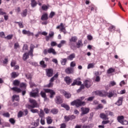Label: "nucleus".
Listing matches in <instances>:
<instances>
[{
    "instance_id": "obj_1",
    "label": "nucleus",
    "mask_w": 128,
    "mask_h": 128,
    "mask_svg": "<svg viewBox=\"0 0 128 128\" xmlns=\"http://www.w3.org/2000/svg\"><path fill=\"white\" fill-rule=\"evenodd\" d=\"M29 102L31 104H28L26 105V108H28V110H32V108H38V104L36 101L34 99L30 98Z\"/></svg>"
},
{
    "instance_id": "obj_2",
    "label": "nucleus",
    "mask_w": 128,
    "mask_h": 128,
    "mask_svg": "<svg viewBox=\"0 0 128 128\" xmlns=\"http://www.w3.org/2000/svg\"><path fill=\"white\" fill-rule=\"evenodd\" d=\"M70 104L71 106H76V108H80V106H86V102H82L80 100V99H77L72 101Z\"/></svg>"
},
{
    "instance_id": "obj_3",
    "label": "nucleus",
    "mask_w": 128,
    "mask_h": 128,
    "mask_svg": "<svg viewBox=\"0 0 128 128\" xmlns=\"http://www.w3.org/2000/svg\"><path fill=\"white\" fill-rule=\"evenodd\" d=\"M94 94L96 96H100L102 98H106L108 94H106V91L104 90H97L96 91H94Z\"/></svg>"
},
{
    "instance_id": "obj_4",
    "label": "nucleus",
    "mask_w": 128,
    "mask_h": 128,
    "mask_svg": "<svg viewBox=\"0 0 128 128\" xmlns=\"http://www.w3.org/2000/svg\"><path fill=\"white\" fill-rule=\"evenodd\" d=\"M124 116H118L117 118V120H118V122L121 124L126 126L127 124H128V121L124 120Z\"/></svg>"
},
{
    "instance_id": "obj_5",
    "label": "nucleus",
    "mask_w": 128,
    "mask_h": 128,
    "mask_svg": "<svg viewBox=\"0 0 128 128\" xmlns=\"http://www.w3.org/2000/svg\"><path fill=\"white\" fill-rule=\"evenodd\" d=\"M32 92H30V96L31 98H38V96H40L38 94L40 89L38 88H36L34 90H32Z\"/></svg>"
},
{
    "instance_id": "obj_6",
    "label": "nucleus",
    "mask_w": 128,
    "mask_h": 128,
    "mask_svg": "<svg viewBox=\"0 0 128 128\" xmlns=\"http://www.w3.org/2000/svg\"><path fill=\"white\" fill-rule=\"evenodd\" d=\"M44 92H46V94H50L49 98H54V96H56V92L52 89H44Z\"/></svg>"
},
{
    "instance_id": "obj_7",
    "label": "nucleus",
    "mask_w": 128,
    "mask_h": 128,
    "mask_svg": "<svg viewBox=\"0 0 128 128\" xmlns=\"http://www.w3.org/2000/svg\"><path fill=\"white\" fill-rule=\"evenodd\" d=\"M36 48V46L34 45V44H31L30 46V50L27 52L28 56H30L31 58H32L34 56V50Z\"/></svg>"
},
{
    "instance_id": "obj_8",
    "label": "nucleus",
    "mask_w": 128,
    "mask_h": 128,
    "mask_svg": "<svg viewBox=\"0 0 128 128\" xmlns=\"http://www.w3.org/2000/svg\"><path fill=\"white\" fill-rule=\"evenodd\" d=\"M64 120H65V122H70V120H76V116L74 115L65 116H64Z\"/></svg>"
},
{
    "instance_id": "obj_9",
    "label": "nucleus",
    "mask_w": 128,
    "mask_h": 128,
    "mask_svg": "<svg viewBox=\"0 0 128 128\" xmlns=\"http://www.w3.org/2000/svg\"><path fill=\"white\" fill-rule=\"evenodd\" d=\"M106 96H108L109 98H116L118 96V94L114 92V91H110L109 92H106Z\"/></svg>"
},
{
    "instance_id": "obj_10",
    "label": "nucleus",
    "mask_w": 128,
    "mask_h": 128,
    "mask_svg": "<svg viewBox=\"0 0 128 128\" xmlns=\"http://www.w3.org/2000/svg\"><path fill=\"white\" fill-rule=\"evenodd\" d=\"M46 70V76L48 78H52L54 75V70L52 68H47Z\"/></svg>"
},
{
    "instance_id": "obj_11",
    "label": "nucleus",
    "mask_w": 128,
    "mask_h": 128,
    "mask_svg": "<svg viewBox=\"0 0 128 128\" xmlns=\"http://www.w3.org/2000/svg\"><path fill=\"white\" fill-rule=\"evenodd\" d=\"M80 78H78L74 80L73 82L71 84V86H80L82 84V82L80 81Z\"/></svg>"
},
{
    "instance_id": "obj_12",
    "label": "nucleus",
    "mask_w": 128,
    "mask_h": 128,
    "mask_svg": "<svg viewBox=\"0 0 128 128\" xmlns=\"http://www.w3.org/2000/svg\"><path fill=\"white\" fill-rule=\"evenodd\" d=\"M74 72V68L68 67L65 69V72L66 74H72Z\"/></svg>"
},
{
    "instance_id": "obj_13",
    "label": "nucleus",
    "mask_w": 128,
    "mask_h": 128,
    "mask_svg": "<svg viewBox=\"0 0 128 128\" xmlns=\"http://www.w3.org/2000/svg\"><path fill=\"white\" fill-rule=\"evenodd\" d=\"M81 110L82 112L81 116H84V114H87L90 112V108L82 107L81 108Z\"/></svg>"
},
{
    "instance_id": "obj_14",
    "label": "nucleus",
    "mask_w": 128,
    "mask_h": 128,
    "mask_svg": "<svg viewBox=\"0 0 128 128\" xmlns=\"http://www.w3.org/2000/svg\"><path fill=\"white\" fill-rule=\"evenodd\" d=\"M64 81L68 86H70V84L72 82V79L70 77L66 76L64 78Z\"/></svg>"
},
{
    "instance_id": "obj_15",
    "label": "nucleus",
    "mask_w": 128,
    "mask_h": 128,
    "mask_svg": "<svg viewBox=\"0 0 128 128\" xmlns=\"http://www.w3.org/2000/svg\"><path fill=\"white\" fill-rule=\"evenodd\" d=\"M55 102L57 104H60L64 102V100L60 96H56L55 99Z\"/></svg>"
},
{
    "instance_id": "obj_16",
    "label": "nucleus",
    "mask_w": 128,
    "mask_h": 128,
    "mask_svg": "<svg viewBox=\"0 0 128 128\" xmlns=\"http://www.w3.org/2000/svg\"><path fill=\"white\" fill-rule=\"evenodd\" d=\"M122 100H124V98L122 97H119L118 98V100L115 103V104L118 106H120L122 104Z\"/></svg>"
},
{
    "instance_id": "obj_17",
    "label": "nucleus",
    "mask_w": 128,
    "mask_h": 128,
    "mask_svg": "<svg viewBox=\"0 0 128 128\" xmlns=\"http://www.w3.org/2000/svg\"><path fill=\"white\" fill-rule=\"evenodd\" d=\"M54 32H50L48 36H46V42H48L50 38H54Z\"/></svg>"
},
{
    "instance_id": "obj_18",
    "label": "nucleus",
    "mask_w": 128,
    "mask_h": 128,
    "mask_svg": "<svg viewBox=\"0 0 128 128\" xmlns=\"http://www.w3.org/2000/svg\"><path fill=\"white\" fill-rule=\"evenodd\" d=\"M84 86L87 88H90V86H92V84H90V80H86L84 82Z\"/></svg>"
},
{
    "instance_id": "obj_19",
    "label": "nucleus",
    "mask_w": 128,
    "mask_h": 128,
    "mask_svg": "<svg viewBox=\"0 0 128 128\" xmlns=\"http://www.w3.org/2000/svg\"><path fill=\"white\" fill-rule=\"evenodd\" d=\"M100 118H102V120H108V115L104 114V113L100 114Z\"/></svg>"
},
{
    "instance_id": "obj_20",
    "label": "nucleus",
    "mask_w": 128,
    "mask_h": 128,
    "mask_svg": "<svg viewBox=\"0 0 128 128\" xmlns=\"http://www.w3.org/2000/svg\"><path fill=\"white\" fill-rule=\"evenodd\" d=\"M12 78H16L18 76H20V74L18 72H13L10 74Z\"/></svg>"
},
{
    "instance_id": "obj_21",
    "label": "nucleus",
    "mask_w": 128,
    "mask_h": 128,
    "mask_svg": "<svg viewBox=\"0 0 128 128\" xmlns=\"http://www.w3.org/2000/svg\"><path fill=\"white\" fill-rule=\"evenodd\" d=\"M76 58V54L74 53L72 54L67 56L68 60H73L74 58Z\"/></svg>"
},
{
    "instance_id": "obj_22",
    "label": "nucleus",
    "mask_w": 128,
    "mask_h": 128,
    "mask_svg": "<svg viewBox=\"0 0 128 128\" xmlns=\"http://www.w3.org/2000/svg\"><path fill=\"white\" fill-rule=\"evenodd\" d=\"M41 20H48V14L45 13L43 14L41 16Z\"/></svg>"
},
{
    "instance_id": "obj_23",
    "label": "nucleus",
    "mask_w": 128,
    "mask_h": 128,
    "mask_svg": "<svg viewBox=\"0 0 128 128\" xmlns=\"http://www.w3.org/2000/svg\"><path fill=\"white\" fill-rule=\"evenodd\" d=\"M63 94H64V96L66 98H70L72 96V94L70 92H68L66 91H64Z\"/></svg>"
},
{
    "instance_id": "obj_24",
    "label": "nucleus",
    "mask_w": 128,
    "mask_h": 128,
    "mask_svg": "<svg viewBox=\"0 0 128 128\" xmlns=\"http://www.w3.org/2000/svg\"><path fill=\"white\" fill-rule=\"evenodd\" d=\"M48 54H52L56 56V52L54 48H50L48 49Z\"/></svg>"
},
{
    "instance_id": "obj_25",
    "label": "nucleus",
    "mask_w": 128,
    "mask_h": 128,
    "mask_svg": "<svg viewBox=\"0 0 128 128\" xmlns=\"http://www.w3.org/2000/svg\"><path fill=\"white\" fill-rule=\"evenodd\" d=\"M60 26H61V28H60ZM56 28H57V30L60 28V30L61 32H62L64 30L66 29V28H64V24L60 23V25L58 26Z\"/></svg>"
},
{
    "instance_id": "obj_26",
    "label": "nucleus",
    "mask_w": 128,
    "mask_h": 128,
    "mask_svg": "<svg viewBox=\"0 0 128 128\" xmlns=\"http://www.w3.org/2000/svg\"><path fill=\"white\" fill-rule=\"evenodd\" d=\"M46 120L48 124H51L52 123V117L48 116L46 118Z\"/></svg>"
},
{
    "instance_id": "obj_27",
    "label": "nucleus",
    "mask_w": 128,
    "mask_h": 128,
    "mask_svg": "<svg viewBox=\"0 0 128 128\" xmlns=\"http://www.w3.org/2000/svg\"><path fill=\"white\" fill-rule=\"evenodd\" d=\"M11 89L12 90H14V92H18V94L22 92V90L18 87H13L11 88Z\"/></svg>"
},
{
    "instance_id": "obj_28",
    "label": "nucleus",
    "mask_w": 128,
    "mask_h": 128,
    "mask_svg": "<svg viewBox=\"0 0 128 128\" xmlns=\"http://www.w3.org/2000/svg\"><path fill=\"white\" fill-rule=\"evenodd\" d=\"M29 84H30V88H32L34 87V88H36V86H38V85L36 84H34V82H32V81L30 80L28 82Z\"/></svg>"
},
{
    "instance_id": "obj_29",
    "label": "nucleus",
    "mask_w": 128,
    "mask_h": 128,
    "mask_svg": "<svg viewBox=\"0 0 128 128\" xmlns=\"http://www.w3.org/2000/svg\"><path fill=\"white\" fill-rule=\"evenodd\" d=\"M76 45V48H80V46H84V44H82V42L81 40H78Z\"/></svg>"
},
{
    "instance_id": "obj_30",
    "label": "nucleus",
    "mask_w": 128,
    "mask_h": 128,
    "mask_svg": "<svg viewBox=\"0 0 128 128\" xmlns=\"http://www.w3.org/2000/svg\"><path fill=\"white\" fill-rule=\"evenodd\" d=\"M38 114L40 118H44V110L42 109L40 110V112L38 113Z\"/></svg>"
},
{
    "instance_id": "obj_31",
    "label": "nucleus",
    "mask_w": 128,
    "mask_h": 128,
    "mask_svg": "<svg viewBox=\"0 0 128 128\" xmlns=\"http://www.w3.org/2000/svg\"><path fill=\"white\" fill-rule=\"evenodd\" d=\"M16 100V102H20V96L17 95H14L12 97V102H14Z\"/></svg>"
},
{
    "instance_id": "obj_32",
    "label": "nucleus",
    "mask_w": 128,
    "mask_h": 128,
    "mask_svg": "<svg viewBox=\"0 0 128 128\" xmlns=\"http://www.w3.org/2000/svg\"><path fill=\"white\" fill-rule=\"evenodd\" d=\"M30 58V56H28V52H25L22 56V60H24V62H26V60Z\"/></svg>"
},
{
    "instance_id": "obj_33",
    "label": "nucleus",
    "mask_w": 128,
    "mask_h": 128,
    "mask_svg": "<svg viewBox=\"0 0 128 128\" xmlns=\"http://www.w3.org/2000/svg\"><path fill=\"white\" fill-rule=\"evenodd\" d=\"M60 62L62 66H66V62H68L67 58H62L60 60Z\"/></svg>"
},
{
    "instance_id": "obj_34",
    "label": "nucleus",
    "mask_w": 128,
    "mask_h": 128,
    "mask_svg": "<svg viewBox=\"0 0 128 128\" xmlns=\"http://www.w3.org/2000/svg\"><path fill=\"white\" fill-rule=\"evenodd\" d=\"M61 106L62 108H65V110H70V106L66 104H61Z\"/></svg>"
},
{
    "instance_id": "obj_35",
    "label": "nucleus",
    "mask_w": 128,
    "mask_h": 128,
    "mask_svg": "<svg viewBox=\"0 0 128 128\" xmlns=\"http://www.w3.org/2000/svg\"><path fill=\"white\" fill-rule=\"evenodd\" d=\"M20 82L18 80H16L13 82V84L15 86H18Z\"/></svg>"
},
{
    "instance_id": "obj_36",
    "label": "nucleus",
    "mask_w": 128,
    "mask_h": 128,
    "mask_svg": "<svg viewBox=\"0 0 128 128\" xmlns=\"http://www.w3.org/2000/svg\"><path fill=\"white\" fill-rule=\"evenodd\" d=\"M76 40H78V37L76 36H72L70 40V42H76Z\"/></svg>"
},
{
    "instance_id": "obj_37",
    "label": "nucleus",
    "mask_w": 128,
    "mask_h": 128,
    "mask_svg": "<svg viewBox=\"0 0 128 128\" xmlns=\"http://www.w3.org/2000/svg\"><path fill=\"white\" fill-rule=\"evenodd\" d=\"M31 0V6L32 8H36V4H38L36 3V0Z\"/></svg>"
},
{
    "instance_id": "obj_38",
    "label": "nucleus",
    "mask_w": 128,
    "mask_h": 128,
    "mask_svg": "<svg viewBox=\"0 0 128 128\" xmlns=\"http://www.w3.org/2000/svg\"><path fill=\"white\" fill-rule=\"evenodd\" d=\"M28 14V10L25 9L23 10L22 12L21 13V16L22 18H24L26 16V15Z\"/></svg>"
},
{
    "instance_id": "obj_39",
    "label": "nucleus",
    "mask_w": 128,
    "mask_h": 128,
    "mask_svg": "<svg viewBox=\"0 0 128 128\" xmlns=\"http://www.w3.org/2000/svg\"><path fill=\"white\" fill-rule=\"evenodd\" d=\"M40 64L41 65L42 68H46V67L47 66L46 64H45L44 61L42 60L40 62Z\"/></svg>"
},
{
    "instance_id": "obj_40",
    "label": "nucleus",
    "mask_w": 128,
    "mask_h": 128,
    "mask_svg": "<svg viewBox=\"0 0 128 128\" xmlns=\"http://www.w3.org/2000/svg\"><path fill=\"white\" fill-rule=\"evenodd\" d=\"M50 112L53 114H56L58 112V109L53 108L51 110Z\"/></svg>"
},
{
    "instance_id": "obj_41",
    "label": "nucleus",
    "mask_w": 128,
    "mask_h": 128,
    "mask_svg": "<svg viewBox=\"0 0 128 128\" xmlns=\"http://www.w3.org/2000/svg\"><path fill=\"white\" fill-rule=\"evenodd\" d=\"M94 68V63H90L88 64L87 68L90 70V68Z\"/></svg>"
},
{
    "instance_id": "obj_42",
    "label": "nucleus",
    "mask_w": 128,
    "mask_h": 128,
    "mask_svg": "<svg viewBox=\"0 0 128 128\" xmlns=\"http://www.w3.org/2000/svg\"><path fill=\"white\" fill-rule=\"evenodd\" d=\"M2 116L4 117V118H10V113L8 112H4L2 114Z\"/></svg>"
},
{
    "instance_id": "obj_43",
    "label": "nucleus",
    "mask_w": 128,
    "mask_h": 128,
    "mask_svg": "<svg viewBox=\"0 0 128 128\" xmlns=\"http://www.w3.org/2000/svg\"><path fill=\"white\" fill-rule=\"evenodd\" d=\"M56 16V12L52 11L49 14L50 18H52Z\"/></svg>"
},
{
    "instance_id": "obj_44",
    "label": "nucleus",
    "mask_w": 128,
    "mask_h": 128,
    "mask_svg": "<svg viewBox=\"0 0 128 128\" xmlns=\"http://www.w3.org/2000/svg\"><path fill=\"white\" fill-rule=\"evenodd\" d=\"M112 72H114V69L112 68H110L107 70V74H112Z\"/></svg>"
},
{
    "instance_id": "obj_45",
    "label": "nucleus",
    "mask_w": 128,
    "mask_h": 128,
    "mask_svg": "<svg viewBox=\"0 0 128 128\" xmlns=\"http://www.w3.org/2000/svg\"><path fill=\"white\" fill-rule=\"evenodd\" d=\"M80 86V88L77 90L78 92H80L82 90H84V84H81Z\"/></svg>"
},
{
    "instance_id": "obj_46",
    "label": "nucleus",
    "mask_w": 128,
    "mask_h": 128,
    "mask_svg": "<svg viewBox=\"0 0 128 128\" xmlns=\"http://www.w3.org/2000/svg\"><path fill=\"white\" fill-rule=\"evenodd\" d=\"M46 92H44L43 91H41L40 94L42 98H44L46 96Z\"/></svg>"
},
{
    "instance_id": "obj_47",
    "label": "nucleus",
    "mask_w": 128,
    "mask_h": 128,
    "mask_svg": "<svg viewBox=\"0 0 128 128\" xmlns=\"http://www.w3.org/2000/svg\"><path fill=\"white\" fill-rule=\"evenodd\" d=\"M26 76L28 80H32V76L30 74H26Z\"/></svg>"
},
{
    "instance_id": "obj_48",
    "label": "nucleus",
    "mask_w": 128,
    "mask_h": 128,
    "mask_svg": "<svg viewBox=\"0 0 128 128\" xmlns=\"http://www.w3.org/2000/svg\"><path fill=\"white\" fill-rule=\"evenodd\" d=\"M28 50V44H24V46L22 48L23 52H24V50Z\"/></svg>"
},
{
    "instance_id": "obj_49",
    "label": "nucleus",
    "mask_w": 128,
    "mask_h": 128,
    "mask_svg": "<svg viewBox=\"0 0 128 128\" xmlns=\"http://www.w3.org/2000/svg\"><path fill=\"white\" fill-rule=\"evenodd\" d=\"M30 112H32V114H38L39 112L38 110V109L31 108Z\"/></svg>"
},
{
    "instance_id": "obj_50",
    "label": "nucleus",
    "mask_w": 128,
    "mask_h": 128,
    "mask_svg": "<svg viewBox=\"0 0 128 128\" xmlns=\"http://www.w3.org/2000/svg\"><path fill=\"white\" fill-rule=\"evenodd\" d=\"M116 84V83L114 81H111L109 84V86H114Z\"/></svg>"
},
{
    "instance_id": "obj_51",
    "label": "nucleus",
    "mask_w": 128,
    "mask_h": 128,
    "mask_svg": "<svg viewBox=\"0 0 128 128\" xmlns=\"http://www.w3.org/2000/svg\"><path fill=\"white\" fill-rule=\"evenodd\" d=\"M116 30V26H110L108 28V30H110V32H114V30Z\"/></svg>"
},
{
    "instance_id": "obj_52",
    "label": "nucleus",
    "mask_w": 128,
    "mask_h": 128,
    "mask_svg": "<svg viewBox=\"0 0 128 128\" xmlns=\"http://www.w3.org/2000/svg\"><path fill=\"white\" fill-rule=\"evenodd\" d=\"M104 108V106L102 104H98V106L96 108V110H100Z\"/></svg>"
},
{
    "instance_id": "obj_53",
    "label": "nucleus",
    "mask_w": 128,
    "mask_h": 128,
    "mask_svg": "<svg viewBox=\"0 0 128 128\" xmlns=\"http://www.w3.org/2000/svg\"><path fill=\"white\" fill-rule=\"evenodd\" d=\"M42 10H48V7L46 5L44 4L42 6Z\"/></svg>"
},
{
    "instance_id": "obj_54",
    "label": "nucleus",
    "mask_w": 128,
    "mask_h": 128,
    "mask_svg": "<svg viewBox=\"0 0 128 128\" xmlns=\"http://www.w3.org/2000/svg\"><path fill=\"white\" fill-rule=\"evenodd\" d=\"M4 14H6V12H4V9L0 8V16H4Z\"/></svg>"
},
{
    "instance_id": "obj_55",
    "label": "nucleus",
    "mask_w": 128,
    "mask_h": 128,
    "mask_svg": "<svg viewBox=\"0 0 128 128\" xmlns=\"http://www.w3.org/2000/svg\"><path fill=\"white\" fill-rule=\"evenodd\" d=\"M24 116V112L22 111H20L18 114V118H22Z\"/></svg>"
},
{
    "instance_id": "obj_56",
    "label": "nucleus",
    "mask_w": 128,
    "mask_h": 128,
    "mask_svg": "<svg viewBox=\"0 0 128 128\" xmlns=\"http://www.w3.org/2000/svg\"><path fill=\"white\" fill-rule=\"evenodd\" d=\"M10 122L12 124H16V120L14 119V118H11L9 120Z\"/></svg>"
},
{
    "instance_id": "obj_57",
    "label": "nucleus",
    "mask_w": 128,
    "mask_h": 128,
    "mask_svg": "<svg viewBox=\"0 0 128 128\" xmlns=\"http://www.w3.org/2000/svg\"><path fill=\"white\" fill-rule=\"evenodd\" d=\"M12 36H14V35L10 34L4 37V38H6L7 40H12Z\"/></svg>"
},
{
    "instance_id": "obj_58",
    "label": "nucleus",
    "mask_w": 128,
    "mask_h": 128,
    "mask_svg": "<svg viewBox=\"0 0 128 128\" xmlns=\"http://www.w3.org/2000/svg\"><path fill=\"white\" fill-rule=\"evenodd\" d=\"M76 62H72L70 64V68H74V66H76Z\"/></svg>"
},
{
    "instance_id": "obj_59",
    "label": "nucleus",
    "mask_w": 128,
    "mask_h": 128,
    "mask_svg": "<svg viewBox=\"0 0 128 128\" xmlns=\"http://www.w3.org/2000/svg\"><path fill=\"white\" fill-rule=\"evenodd\" d=\"M20 88H26V84L24 82L20 84Z\"/></svg>"
},
{
    "instance_id": "obj_60",
    "label": "nucleus",
    "mask_w": 128,
    "mask_h": 128,
    "mask_svg": "<svg viewBox=\"0 0 128 128\" xmlns=\"http://www.w3.org/2000/svg\"><path fill=\"white\" fill-rule=\"evenodd\" d=\"M52 86H54V83L50 82L49 84L46 86V88H52Z\"/></svg>"
},
{
    "instance_id": "obj_61",
    "label": "nucleus",
    "mask_w": 128,
    "mask_h": 128,
    "mask_svg": "<svg viewBox=\"0 0 128 128\" xmlns=\"http://www.w3.org/2000/svg\"><path fill=\"white\" fill-rule=\"evenodd\" d=\"M110 124V120H103L102 122V124Z\"/></svg>"
},
{
    "instance_id": "obj_62",
    "label": "nucleus",
    "mask_w": 128,
    "mask_h": 128,
    "mask_svg": "<svg viewBox=\"0 0 128 128\" xmlns=\"http://www.w3.org/2000/svg\"><path fill=\"white\" fill-rule=\"evenodd\" d=\"M29 64H31L32 66H38V62H29Z\"/></svg>"
},
{
    "instance_id": "obj_63",
    "label": "nucleus",
    "mask_w": 128,
    "mask_h": 128,
    "mask_svg": "<svg viewBox=\"0 0 128 128\" xmlns=\"http://www.w3.org/2000/svg\"><path fill=\"white\" fill-rule=\"evenodd\" d=\"M57 44L56 42H52L50 43V46H56Z\"/></svg>"
},
{
    "instance_id": "obj_64",
    "label": "nucleus",
    "mask_w": 128,
    "mask_h": 128,
    "mask_svg": "<svg viewBox=\"0 0 128 128\" xmlns=\"http://www.w3.org/2000/svg\"><path fill=\"white\" fill-rule=\"evenodd\" d=\"M66 128V124L64 123H62L60 124V128Z\"/></svg>"
}]
</instances>
